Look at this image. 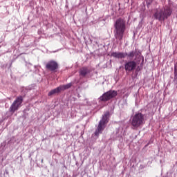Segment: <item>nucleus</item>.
Here are the masks:
<instances>
[{
  "label": "nucleus",
  "instance_id": "obj_3",
  "mask_svg": "<svg viewBox=\"0 0 177 177\" xmlns=\"http://www.w3.org/2000/svg\"><path fill=\"white\" fill-rule=\"evenodd\" d=\"M130 124L133 129H138L146 124V115L142 112L136 113L130 119Z\"/></svg>",
  "mask_w": 177,
  "mask_h": 177
},
{
  "label": "nucleus",
  "instance_id": "obj_1",
  "mask_svg": "<svg viewBox=\"0 0 177 177\" xmlns=\"http://www.w3.org/2000/svg\"><path fill=\"white\" fill-rule=\"evenodd\" d=\"M172 15V7L171 5H166L162 8L156 9L153 13V17L158 21H164Z\"/></svg>",
  "mask_w": 177,
  "mask_h": 177
},
{
  "label": "nucleus",
  "instance_id": "obj_2",
  "mask_svg": "<svg viewBox=\"0 0 177 177\" xmlns=\"http://www.w3.org/2000/svg\"><path fill=\"white\" fill-rule=\"evenodd\" d=\"M114 35L116 39L122 41L124 38V33L127 30V25L125 21L121 18L118 19L114 24Z\"/></svg>",
  "mask_w": 177,
  "mask_h": 177
},
{
  "label": "nucleus",
  "instance_id": "obj_8",
  "mask_svg": "<svg viewBox=\"0 0 177 177\" xmlns=\"http://www.w3.org/2000/svg\"><path fill=\"white\" fill-rule=\"evenodd\" d=\"M59 64L57 62L53 60L48 62L46 65V68L47 70H50V71H55L57 70Z\"/></svg>",
  "mask_w": 177,
  "mask_h": 177
},
{
  "label": "nucleus",
  "instance_id": "obj_16",
  "mask_svg": "<svg viewBox=\"0 0 177 177\" xmlns=\"http://www.w3.org/2000/svg\"><path fill=\"white\" fill-rule=\"evenodd\" d=\"M44 162V159H41V162Z\"/></svg>",
  "mask_w": 177,
  "mask_h": 177
},
{
  "label": "nucleus",
  "instance_id": "obj_14",
  "mask_svg": "<svg viewBox=\"0 0 177 177\" xmlns=\"http://www.w3.org/2000/svg\"><path fill=\"white\" fill-rule=\"evenodd\" d=\"M72 85L73 84L71 83H68L65 85H62V86H59V89L60 91H66V89H70Z\"/></svg>",
  "mask_w": 177,
  "mask_h": 177
},
{
  "label": "nucleus",
  "instance_id": "obj_6",
  "mask_svg": "<svg viewBox=\"0 0 177 177\" xmlns=\"http://www.w3.org/2000/svg\"><path fill=\"white\" fill-rule=\"evenodd\" d=\"M21 103H23V97L22 96L17 97L10 107V113H15V111H17V110H19V107L21 106Z\"/></svg>",
  "mask_w": 177,
  "mask_h": 177
},
{
  "label": "nucleus",
  "instance_id": "obj_11",
  "mask_svg": "<svg viewBox=\"0 0 177 177\" xmlns=\"http://www.w3.org/2000/svg\"><path fill=\"white\" fill-rule=\"evenodd\" d=\"M79 73L80 75H81L82 77H85L86 75H87V74H89V73H91V71H89L88 68L86 67H83L80 69Z\"/></svg>",
  "mask_w": 177,
  "mask_h": 177
},
{
  "label": "nucleus",
  "instance_id": "obj_12",
  "mask_svg": "<svg viewBox=\"0 0 177 177\" xmlns=\"http://www.w3.org/2000/svg\"><path fill=\"white\" fill-rule=\"evenodd\" d=\"M174 82L177 86V63L174 64Z\"/></svg>",
  "mask_w": 177,
  "mask_h": 177
},
{
  "label": "nucleus",
  "instance_id": "obj_4",
  "mask_svg": "<svg viewBox=\"0 0 177 177\" xmlns=\"http://www.w3.org/2000/svg\"><path fill=\"white\" fill-rule=\"evenodd\" d=\"M109 117H110V112L106 111L104 115H102V120L99 122L98 126L94 133L95 136L98 137L99 135L104 131L106 124L109 122Z\"/></svg>",
  "mask_w": 177,
  "mask_h": 177
},
{
  "label": "nucleus",
  "instance_id": "obj_15",
  "mask_svg": "<svg viewBox=\"0 0 177 177\" xmlns=\"http://www.w3.org/2000/svg\"><path fill=\"white\" fill-rule=\"evenodd\" d=\"M145 1L147 6H149V5H151V3H153V0H145Z\"/></svg>",
  "mask_w": 177,
  "mask_h": 177
},
{
  "label": "nucleus",
  "instance_id": "obj_5",
  "mask_svg": "<svg viewBox=\"0 0 177 177\" xmlns=\"http://www.w3.org/2000/svg\"><path fill=\"white\" fill-rule=\"evenodd\" d=\"M118 95V93L117 92V91L110 90L102 95L99 97V99L100 100H101V102H108V100L115 97V96H117Z\"/></svg>",
  "mask_w": 177,
  "mask_h": 177
},
{
  "label": "nucleus",
  "instance_id": "obj_9",
  "mask_svg": "<svg viewBox=\"0 0 177 177\" xmlns=\"http://www.w3.org/2000/svg\"><path fill=\"white\" fill-rule=\"evenodd\" d=\"M127 53H121V52H113L111 54L112 57H115V59H125Z\"/></svg>",
  "mask_w": 177,
  "mask_h": 177
},
{
  "label": "nucleus",
  "instance_id": "obj_13",
  "mask_svg": "<svg viewBox=\"0 0 177 177\" xmlns=\"http://www.w3.org/2000/svg\"><path fill=\"white\" fill-rule=\"evenodd\" d=\"M59 92H62V91L60 90L59 86L57 87L56 88H54V89L51 90L48 93V96H52L53 95H55V93H59Z\"/></svg>",
  "mask_w": 177,
  "mask_h": 177
},
{
  "label": "nucleus",
  "instance_id": "obj_10",
  "mask_svg": "<svg viewBox=\"0 0 177 177\" xmlns=\"http://www.w3.org/2000/svg\"><path fill=\"white\" fill-rule=\"evenodd\" d=\"M129 57V59H130L131 60H132L133 59V57L135 58V60H136V57H138V56H140V52L139 51H130L129 53H127L126 55V57Z\"/></svg>",
  "mask_w": 177,
  "mask_h": 177
},
{
  "label": "nucleus",
  "instance_id": "obj_7",
  "mask_svg": "<svg viewBox=\"0 0 177 177\" xmlns=\"http://www.w3.org/2000/svg\"><path fill=\"white\" fill-rule=\"evenodd\" d=\"M135 68H136V62L135 61H126V64H124L126 71H132Z\"/></svg>",
  "mask_w": 177,
  "mask_h": 177
}]
</instances>
